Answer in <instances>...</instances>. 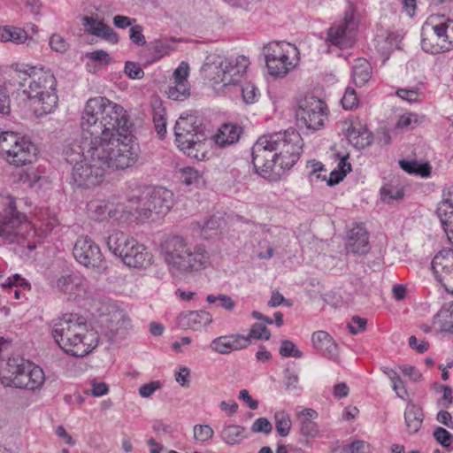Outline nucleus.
<instances>
[{"label": "nucleus", "mask_w": 453, "mask_h": 453, "mask_svg": "<svg viewBox=\"0 0 453 453\" xmlns=\"http://www.w3.org/2000/svg\"><path fill=\"white\" fill-rule=\"evenodd\" d=\"M52 336L58 345L74 357H84L98 344V334L77 314H65L52 322Z\"/></svg>", "instance_id": "39448f33"}, {"label": "nucleus", "mask_w": 453, "mask_h": 453, "mask_svg": "<svg viewBox=\"0 0 453 453\" xmlns=\"http://www.w3.org/2000/svg\"><path fill=\"white\" fill-rule=\"evenodd\" d=\"M212 321L211 315L205 311H194L183 316V326L197 330Z\"/></svg>", "instance_id": "e433bc0d"}, {"label": "nucleus", "mask_w": 453, "mask_h": 453, "mask_svg": "<svg viewBox=\"0 0 453 453\" xmlns=\"http://www.w3.org/2000/svg\"><path fill=\"white\" fill-rule=\"evenodd\" d=\"M318 412L311 408H305L297 412L296 418L300 424V433L307 438H314L319 434V426L315 422Z\"/></svg>", "instance_id": "c85d7f7f"}, {"label": "nucleus", "mask_w": 453, "mask_h": 453, "mask_svg": "<svg viewBox=\"0 0 453 453\" xmlns=\"http://www.w3.org/2000/svg\"><path fill=\"white\" fill-rule=\"evenodd\" d=\"M165 94L170 99L184 101L190 96L189 84L173 81V85L168 86Z\"/></svg>", "instance_id": "79ce46f5"}, {"label": "nucleus", "mask_w": 453, "mask_h": 453, "mask_svg": "<svg viewBox=\"0 0 453 453\" xmlns=\"http://www.w3.org/2000/svg\"><path fill=\"white\" fill-rule=\"evenodd\" d=\"M142 31L143 27L141 25L132 26L129 30L130 41L138 46H144L146 44V39Z\"/></svg>", "instance_id": "0e129e2a"}, {"label": "nucleus", "mask_w": 453, "mask_h": 453, "mask_svg": "<svg viewBox=\"0 0 453 453\" xmlns=\"http://www.w3.org/2000/svg\"><path fill=\"white\" fill-rule=\"evenodd\" d=\"M250 345L248 337L243 334H234L221 335L213 339L210 343V348L214 352L221 355H227L233 351L246 349Z\"/></svg>", "instance_id": "4be33fe9"}, {"label": "nucleus", "mask_w": 453, "mask_h": 453, "mask_svg": "<svg viewBox=\"0 0 453 453\" xmlns=\"http://www.w3.org/2000/svg\"><path fill=\"white\" fill-rule=\"evenodd\" d=\"M326 111L327 108L324 101L316 96H306L300 103L296 116L308 130L316 131L324 125Z\"/></svg>", "instance_id": "4468645a"}, {"label": "nucleus", "mask_w": 453, "mask_h": 453, "mask_svg": "<svg viewBox=\"0 0 453 453\" xmlns=\"http://www.w3.org/2000/svg\"><path fill=\"white\" fill-rule=\"evenodd\" d=\"M174 134L177 139L185 138L184 142H202L209 138L204 133V127L196 125L194 116L181 115L176 121Z\"/></svg>", "instance_id": "412c9836"}, {"label": "nucleus", "mask_w": 453, "mask_h": 453, "mask_svg": "<svg viewBox=\"0 0 453 453\" xmlns=\"http://www.w3.org/2000/svg\"><path fill=\"white\" fill-rule=\"evenodd\" d=\"M339 129L341 134L349 142L357 139L370 140L372 138V132L359 119H344L339 123Z\"/></svg>", "instance_id": "bb28decb"}, {"label": "nucleus", "mask_w": 453, "mask_h": 453, "mask_svg": "<svg viewBox=\"0 0 453 453\" xmlns=\"http://www.w3.org/2000/svg\"><path fill=\"white\" fill-rule=\"evenodd\" d=\"M88 211L91 219L104 221L108 219L127 220L129 217L128 208L122 203H115L111 200L95 199L88 203Z\"/></svg>", "instance_id": "a211bd4d"}, {"label": "nucleus", "mask_w": 453, "mask_h": 453, "mask_svg": "<svg viewBox=\"0 0 453 453\" xmlns=\"http://www.w3.org/2000/svg\"><path fill=\"white\" fill-rule=\"evenodd\" d=\"M194 439L201 443H204L214 435V430L209 425H196L193 427Z\"/></svg>", "instance_id": "09e8293b"}, {"label": "nucleus", "mask_w": 453, "mask_h": 453, "mask_svg": "<svg viewBox=\"0 0 453 453\" xmlns=\"http://www.w3.org/2000/svg\"><path fill=\"white\" fill-rule=\"evenodd\" d=\"M161 255L174 277L188 276L210 265L211 256L203 244H193L180 235L167 238L161 245Z\"/></svg>", "instance_id": "20e7f679"}, {"label": "nucleus", "mask_w": 453, "mask_h": 453, "mask_svg": "<svg viewBox=\"0 0 453 453\" xmlns=\"http://www.w3.org/2000/svg\"><path fill=\"white\" fill-rule=\"evenodd\" d=\"M108 249L129 267L146 268L152 263V254L135 239L122 232H114L106 241Z\"/></svg>", "instance_id": "6e6552de"}, {"label": "nucleus", "mask_w": 453, "mask_h": 453, "mask_svg": "<svg viewBox=\"0 0 453 453\" xmlns=\"http://www.w3.org/2000/svg\"><path fill=\"white\" fill-rule=\"evenodd\" d=\"M307 165L311 169L308 175L311 184L317 183L318 181H325L326 180V176L322 174V173L326 172V169L321 162L310 160L307 162Z\"/></svg>", "instance_id": "a18cd8bd"}, {"label": "nucleus", "mask_w": 453, "mask_h": 453, "mask_svg": "<svg viewBox=\"0 0 453 453\" xmlns=\"http://www.w3.org/2000/svg\"><path fill=\"white\" fill-rule=\"evenodd\" d=\"M139 143H95L93 153L96 162L107 169L124 170L133 166L140 156Z\"/></svg>", "instance_id": "1a4fd4ad"}, {"label": "nucleus", "mask_w": 453, "mask_h": 453, "mask_svg": "<svg viewBox=\"0 0 453 453\" xmlns=\"http://www.w3.org/2000/svg\"><path fill=\"white\" fill-rule=\"evenodd\" d=\"M431 267L435 279L445 291L453 295V250L443 249L432 260Z\"/></svg>", "instance_id": "6ab92c4d"}, {"label": "nucleus", "mask_w": 453, "mask_h": 453, "mask_svg": "<svg viewBox=\"0 0 453 453\" xmlns=\"http://www.w3.org/2000/svg\"><path fill=\"white\" fill-rule=\"evenodd\" d=\"M358 99L354 88H347L342 98V104L346 110H353L357 106Z\"/></svg>", "instance_id": "680f3d73"}, {"label": "nucleus", "mask_w": 453, "mask_h": 453, "mask_svg": "<svg viewBox=\"0 0 453 453\" xmlns=\"http://www.w3.org/2000/svg\"><path fill=\"white\" fill-rule=\"evenodd\" d=\"M436 213L449 242L453 244V203L443 196L438 203Z\"/></svg>", "instance_id": "7c9ffc66"}, {"label": "nucleus", "mask_w": 453, "mask_h": 453, "mask_svg": "<svg viewBox=\"0 0 453 453\" xmlns=\"http://www.w3.org/2000/svg\"><path fill=\"white\" fill-rule=\"evenodd\" d=\"M0 380L4 387L25 388L34 391L44 383L42 369L23 358H9L0 372Z\"/></svg>", "instance_id": "0eeeda50"}, {"label": "nucleus", "mask_w": 453, "mask_h": 453, "mask_svg": "<svg viewBox=\"0 0 453 453\" xmlns=\"http://www.w3.org/2000/svg\"><path fill=\"white\" fill-rule=\"evenodd\" d=\"M311 342L323 357L334 362L339 361V347L327 332L323 330L314 332L311 335Z\"/></svg>", "instance_id": "5701e85b"}, {"label": "nucleus", "mask_w": 453, "mask_h": 453, "mask_svg": "<svg viewBox=\"0 0 453 453\" xmlns=\"http://www.w3.org/2000/svg\"><path fill=\"white\" fill-rule=\"evenodd\" d=\"M0 154L11 165L16 166L33 163L38 154L35 143H12L10 148H0Z\"/></svg>", "instance_id": "aec40b11"}, {"label": "nucleus", "mask_w": 453, "mask_h": 453, "mask_svg": "<svg viewBox=\"0 0 453 453\" xmlns=\"http://www.w3.org/2000/svg\"><path fill=\"white\" fill-rule=\"evenodd\" d=\"M346 249L349 253L359 255L369 251L368 234L363 226L357 225L349 230Z\"/></svg>", "instance_id": "a878e982"}, {"label": "nucleus", "mask_w": 453, "mask_h": 453, "mask_svg": "<svg viewBox=\"0 0 453 453\" xmlns=\"http://www.w3.org/2000/svg\"><path fill=\"white\" fill-rule=\"evenodd\" d=\"M400 167L410 174L421 177H428L431 174V167L428 163H420L416 159L399 160Z\"/></svg>", "instance_id": "58836bf2"}, {"label": "nucleus", "mask_w": 453, "mask_h": 453, "mask_svg": "<svg viewBox=\"0 0 453 453\" xmlns=\"http://www.w3.org/2000/svg\"><path fill=\"white\" fill-rule=\"evenodd\" d=\"M434 439L443 447L453 446V435L442 427H437L434 432Z\"/></svg>", "instance_id": "052dcab7"}, {"label": "nucleus", "mask_w": 453, "mask_h": 453, "mask_svg": "<svg viewBox=\"0 0 453 453\" xmlns=\"http://www.w3.org/2000/svg\"><path fill=\"white\" fill-rule=\"evenodd\" d=\"M29 107L36 117L51 113L58 106L57 80L50 71L35 66L16 65L15 76Z\"/></svg>", "instance_id": "f03ea898"}, {"label": "nucleus", "mask_w": 453, "mask_h": 453, "mask_svg": "<svg viewBox=\"0 0 453 453\" xmlns=\"http://www.w3.org/2000/svg\"><path fill=\"white\" fill-rule=\"evenodd\" d=\"M89 162L81 160L76 162L73 168L72 176L73 181L80 188H91L101 184L105 177L106 171L103 164L96 162L93 153V146L88 149Z\"/></svg>", "instance_id": "9b49d317"}, {"label": "nucleus", "mask_w": 453, "mask_h": 453, "mask_svg": "<svg viewBox=\"0 0 453 453\" xmlns=\"http://www.w3.org/2000/svg\"><path fill=\"white\" fill-rule=\"evenodd\" d=\"M404 419L410 434H416L422 426L424 413L418 405L409 403L404 411Z\"/></svg>", "instance_id": "2f4dec72"}, {"label": "nucleus", "mask_w": 453, "mask_h": 453, "mask_svg": "<svg viewBox=\"0 0 453 453\" xmlns=\"http://www.w3.org/2000/svg\"><path fill=\"white\" fill-rule=\"evenodd\" d=\"M358 24L354 12H345L342 20L333 25L327 32V41L340 49L350 48L355 42V34Z\"/></svg>", "instance_id": "dca6fc26"}, {"label": "nucleus", "mask_w": 453, "mask_h": 453, "mask_svg": "<svg viewBox=\"0 0 453 453\" xmlns=\"http://www.w3.org/2000/svg\"><path fill=\"white\" fill-rule=\"evenodd\" d=\"M88 145L95 146V143H69L65 150L66 160L70 164L80 162L79 159L88 161L89 159Z\"/></svg>", "instance_id": "4c0bfd02"}, {"label": "nucleus", "mask_w": 453, "mask_h": 453, "mask_svg": "<svg viewBox=\"0 0 453 453\" xmlns=\"http://www.w3.org/2000/svg\"><path fill=\"white\" fill-rule=\"evenodd\" d=\"M271 336V333L266 327L265 325L260 324V323H255L251 326V328L250 330V333L248 335H244V337H248L249 341L250 342V339H257V340H269Z\"/></svg>", "instance_id": "3c124183"}, {"label": "nucleus", "mask_w": 453, "mask_h": 453, "mask_svg": "<svg viewBox=\"0 0 453 453\" xmlns=\"http://www.w3.org/2000/svg\"><path fill=\"white\" fill-rule=\"evenodd\" d=\"M433 32L423 36L422 50L430 54L453 49V19H446L432 26Z\"/></svg>", "instance_id": "f8f14e48"}, {"label": "nucleus", "mask_w": 453, "mask_h": 453, "mask_svg": "<svg viewBox=\"0 0 453 453\" xmlns=\"http://www.w3.org/2000/svg\"><path fill=\"white\" fill-rule=\"evenodd\" d=\"M297 49L285 42H273L264 47L265 63L270 75L284 77L296 65L291 55H296Z\"/></svg>", "instance_id": "9d476101"}, {"label": "nucleus", "mask_w": 453, "mask_h": 453, "mask_svg": "<svg viewBox=\"0 0 453 453\" xmlns=\"http://www.w3.org/2000/svg\"><path fill=\"white\" fill-rule=\"evenodd\" d=\"M188 65L182 62L173 72V78L175 82L188 84Z\"/></svg>", "instance_id": "774afa93"}, {"label": "nucleus", "mask_w": 453, "mask_h": 453, "mask_svg": "<svg viewBox=\"0 0 453 453\" xmlns=\"http://www.w3.org/2000/svg\"><path fill=\"white\" fill-rule=\"evenodd\" d=\"M243 101L246 104L254 103L258 96L257 88L250 82H247L240 88Z\"/></svg>", "instance_id": "4d7b16f0"}, {"label": "nucleus", "mask_w": 453, "mask_h": 453, "mask_svg": "<svg viewBox=\"0 0 453 453\" xmlns=\"http://www.w3.org/2000/svg\"><path fill=\"white\" fill-rule=\"evenodd\" d=\"M275 429L277 433L285 437L288 435L292 422L290 416L284 411H276L274 414Z\"/></svg>", "instance_id": "37998d69"}, {"label": "nucleus", "mask_w": 453, "mask_h": 453, "mask_svg": "<svg viewBox=\"0 0 453 453\" xmlns=\"http://www.w3.org/2000/svg\"><path fill=\"white\" fill-rule=\"evenodd\" d=\"M27 38V33L22 28L7 26L0 27L1 42H12L19 44L25 42Z\"/></svg>", "instance_id": "a19ab883"}, {"label": "nucleus", "mask_w": 453, "mask_h": 453, "mask_svg": "<svg viewBox=\"0 0 453 453\" xmlns=\"http://www.w3.org/2000/svg\"><path fill=\"white\" fill-rule=\"evenodd\" d=\"M279 143H255L252 148V162L257 173L271 181L280 177L277 168V145Z\"/></svg>", "instance_id": "ddd939ff"}, {"label": "nucleus", "mask_w": 453, "mask_h": 453, "mask_svg": "<svg viewBox=\"0 0 453 453\" xmlns=\"http://www.w3.org/2000/svg\"><path fill=\"white\" fill-rule=\"evenodd\" d=\"M53 288L60 293L74 297L84 292L83 279L76 274H66L58 277Z\"/></svg>", "instance_id": "cd10ccee"}, {"label": "nucleus", "mask_w": 453, "mask_h": 453, "mask_svg": "<svg viewBox=\"0 0 453 453\" xmlns=\"http://www.w3.org/2000/svg\"><path fill=\"white\" fill-rule=\"evenodd\" d=\"M381 199L385 202L392 200H400L403 197V188L392 185L385 186L380 190Z\"/></svg>", "instance_id": "603ef678"}, {"label": "nucleus", "mask_w": 453, "mask_h": 453, "mask_svg": "<svg viewBox=\"0 0 453 453\" xmlns=\"http://www.w3.org/2000/svg\"><path fill=\"white\" fill-rule=\"evenodd\" d=\"M211 143H178V148L188 157L203 161L209 159L213 151L208 149Z\"/></svg>", "instance_id": "473e14b6"}, {"label": "nucleus", "mask_w": 453, "mask_h": 453, "mask_svg": "<svg viewBox=\"0 0 453 453\" xmlns=\"http://www.w3.org/2000/svg\"><path fill=\"white\" fill-rule=\"evenodd\" d=\"M249 65L250 61L244 56L225 59L219 66L217 76L213 78L214 84H221L223 88L236 85L245 74Z\"/></svg>", "instance_id": "f3484780"}, {"label": "nucleus", "mask_w": 453, "mask_h": 453, "mask_svg": "<svg viewBox=\"0 0 453 453\" xmlns=\"http://www.w3.org/2000/svg\"><path fill=\"white\" fill-rule=\"evenodd\" d=\"M82 25L84 26L85 31L90 35L105 39L111 43H117L119 42L118 34L97 17L84 16L82 18Z\"/></svg>", "instance_id": "b1692460"}, {"label": "nucleus", "mask_w": 453, "mask_h": 453, "mask_svg": "<svg viewBox=\"0 0 453 453\" xmlns=\"http://www.w3.org/2000/svg\"><path fill=\"white\" fill-rule=\"evenodd\" d=\"M199 179L200 175L198 172L192 167H184L179 171V180L186 186L197 183Z\"/></svg>", "instance_id": "8fccbe9b"}, {"label": "nucleus", "mask_w": 453, "mask_h": 453, "mask_svg": "<svg viewBox=\"0 0 453 453\" xmlns=\"http://www.w3.org/2000/svg\"><path fill=\"white\" fill-rule=\"evenodd\" d=\"M372 77L371 64L365 58H357L352 68V79L357 86L365 85Z\"/></svg>", "instance_id": "c9c22d12"}, {"label": "nucleus", "mask_w": 453, "mask_h": 453, "mask_svg": "<svg viewBox=\"0 0 453 453\" xmlns=\"http://www.w3.org/2000/svg\"><path fill=\"white\" fill-rule=\"evenodd\" d=\"M434 324H438L441 331L453 333V305L450 310H440L434 317Z\"/></svg>", "instance_id": "c03bdc74"}, {"label": "nucleus", "mask_w": 453, "mask_h": 453, "mask_svg": "<svg viewBox=\"0 0 453 453\" xmlns=\"http://www.w3.org/2000/svg\"><path fill=\"white\" fill-rule=\"evenodd\" d=\"M299 157V151L291 143H284L283 148L277 152L276 172L280 173L281 176L296 164Z\"/></svg>", "instance_id": "c756f323"}, {"label": "nucleus", "mask_w": 453, "mask_h": 453, "mask_svg": "<svg viewBox=\"0 0 453 453\" xmlns=\"http://www.w3.org/2000/svg\"><path fill=\"white\" fill-rule=\"evenodd\" d=\"M31 142L32 137L19 131L3 130L0 128V142Z\"/></svg>", "instance_id": "6e6d98bb"}, {"label": "nucleus", "mask_w": 453, "mask_h": 453, "mask_svg": "<svg viewBox=\"0 0 453 453\" xmlns=\"http://www.w3.org/2000/svg\"><path fill=\"white\" fill-rule=\"evenodd\" d=\"M345 453H369L370 444L365 441L357 440L343 447Z\"/></svg>", "instance_id": "e2e57ef3"}, {"label": "nucleus", "mask_w": 453, "mask_h": 453, "mask_svg": "<svg viewBox=\"0 0 453 453\" xmlns=\"http://www.w3.org/2000/svg\"><path fill=\"white\" fill-rule=\"evenodd\" d=\"M124 72L131 79H142L144 76V72L139 65L131 61L126 63Z\"/></svg>", "instance_id": "338daca9"}, {"label": "nucleus", "mask_w": 453, "mask_h": 453, "mask_svg": "<svg viewBox=\"0 0 453 453\" xmlns=\"http://www.w3.org/2000/svg\"><path fill=\"white\" fill-rule=\"evenodd\" d=\"M291 135L296 138L299 136V134L296 133L294 129H288L284 133L271 134L268 136L263 135L257 142H293L295 138H291Z\"/></svg>", "instance_id": "de8ad7c7"}, {"label": "nucleus", "mask_w": 453, "mask_h": 453, "mask_svg": "<svg viewBox=\"0 0 453 453\" xmlns=\"http://www.w3.org/2000/svg\"><path fill=\"white\" fill-rule=\"evenodd\" d=\"M220 438L230 446L241 444L247 438L246 428L239 425H225L220 432Z\"/></svg>", "instance_id": "72a5a7b5"}, {"label": "nucleus", "mask_w": 453, "mask_h": 453, "mask_svg": "<svg viewBox=\"0 0 453 453\" xmlns=\"http://www.w3.org/2000/svg\"><path fill=\"white\" fill-rule=\"evenodd\" d=\"M110 328L116 333L132 326V320L127 312L120 309H115L110 313Z\"/></svg>", "instance_id": "ea45409f"}, {"label": "nucleus", "mask_w": 453, "mask_h": 453, "mask_svg": "<svg viewBox=\"0 0 453 453\" xmlns=\"http://www.w3.org/2000/svg\"><path fill=\"white\" fill-rule=\"evenodd\" d=\"M35 235L27 216L18 210L16 198L0 194V236L9 242H17L35 250L36 244L32 239Z\"/></svg>", "instance_id": "423d86ee"}, {"label": "nucleus", "mask_w": 453, "mask_h": 453, "mask_svg": "<svg viewBox=\"0 0 453 453\" xmlns=\"http://www.w3.org/2000/svg\"><path fill=\"white\" fill-rule=\"evenodd\" d=\"M49 43L51 50L58 53H65L69 49V43L58 34H53L50 38Z\"/></svg>", "instance_id": "13d9d810"}, {"label": "nucleus", "mask_w": 453, "mask_h": 453, "mask_svg": "<svg viewBox=\"0 0 453 453\" xmlns=\"http://www.w3.org/2000/svg\"><path fill=\"white\" fill-rule=\"evenodd\" d=\"M173 50V46L160 39H157L150 42V50L153 54L154 60L160 59L164 56L168 55Z\"/></svg>", "instance_id": "49530a36"}, {"label": "nucleus", "mask_w": 453, "mask_h": 453, "mask_svg": "<svg viewBox=\"0 0 453 453\" xmlns=\"http://www.w3.org/2000/svg\"><path fill=\"white\" fill-rule=\"evenodd\" d=\"M242 128L231 123H224L218 131L210 136L212 142H238L241 138Z\"/></svg>", "instance_id": "f704fd0d"}, {"label": "nucleus", "mask_w": 453, "mask_h": 453, "mask_svg": "<svg viewBox=\"0 0 453 453\" xmlns=\"http://www.w3.org/2000/svg\"><path fill=\"white\" fill-rule=\"evenodd\" d=\"M279 351L280 356L283 357H293L296 358H300L303 357V352L296 349L295 343L289 340H284L281 342Z\"/></svg>", "instance_id": "5fc2aeb1"}, {"label": "nucleus", "mask_w": 453, "mask_h": 453, "mask_svg": "<svg viewBox=\"0 0 453 453\" xmlns=\"http://www.w3.org/2000/svg\"><path fill=\"white\" fill-rule=\"evenodd\" d=\"M250 430L253 433H264L265 434H269L273 430V426L266 418H259L253 422Z\"/></svg>", "instance_id": "69168bd1"}, {"label": "nucleus", "mask_w": 453, "mask_h": 453, "mask_svg": "<svg viewBox=\"0 0 453 453\" xmlns=\"http://www.w3.org/2000/svg\"><path fill=\"white\" fill-rule=\"evenodd\" d=\"M84 142H134L139 131L124 108L104 96L89 98L81 120Z\"/></svg>", "instance_id": "f257e3e1"}, {"label": "nucleus", "mask_w": 453, "mask_h": 453, "mask_svg": "<svg viewBox=\"0 0 453 453\" xmlns=\"http://www.w3.org/2000/svg\"><path fill=\"white\" fill-rule=\"evenodd\" d=\"M73 254L75 260L87 268L100 270L105 267L100 247L87 235L77 238L73 247Z\"/></svg>", "instance_id": "2eb2a0df"}, {"label": "nucleus", "mask_w": 453, "mask_h": 453, "mask_svg": "<svg viewBox=\"0 0 453 453\" xmlns=\"http://www.w3.org/2000/svg\"><path fill=\"white\" fill-rule=\"evenodd\" d=\"M3 288L12 289V288H23V289H30V283L19 274H14L9 277L4 282L0 284Z\"/></svg>", "instance_id": "864d4df0"}, {"label": "nucleus", "mask_w": 453, "mask_h": 453, "mask_svg": "<svg viewBox=\"0 0 453 453\" xmlns=\"http://www.w3.org/2000/svg\"><path fill=\"white\" fill-rule=\"evenodd\" d=\"M127 202L130 220L145 222L166 215L173 205V193L163 187H149L137 180L127 183Z\"/></svg>", "instance_id": "7ed1b4c3"}, {"label": "nucleus", "mask_w": 453, "mask_h": 453, "mask_svg": "<svg viewBox=\"0 0 453 453\" xmlns=\"http://www.w3.org/2000/svg\"><path fill=\"white\" fill-rule=\"evenodd\" d=\"M382 372L390 380V381L392 383V388H393L394 391L396 393L397 396L403 398L407 392H406V389H404L403 388V392H401L400 390H397V382L402 383V379L400 378L398 373L395 370L388 368V367H383Z\"/></svg>", "instance_id": "bf43d9fd"}, {"label": "nucleus", "mask_w": 453, "mask_h": 453, "mask_svg": "<svg viewBox=\"0 0 453 453\" xmlns=\"http://www.w3.org/2000/svg\"><path fill=\"white\" fill-rule=\"evenodd\" d=\"M423 119V116H419L414 112H405L399 116L392 129L381 127V129H384V139L386 141H390L395 139L398 133L408 132L414 129L422 122Z\"/></svg>", "instance_id": "393cba45"}]
</instances>
